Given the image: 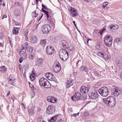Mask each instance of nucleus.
<instances>
[{
  "mask_svg": "<svg viewBox=\"0 0 122 122\" xmlns=\"http://www.w3.org/2000/svg\"><path fill=\"white\" fill-rule=\"evenodd\" d=\"M103 100L105 103L109 106L110 107L114 106L116 104V101L114 98L110 96L105 98L103 99Z\"/></svg>",
  "mask_w": 122,
  "mask_h": 122,
  "instance_id": "f257e3e1",
  "label": "nucleus"
},
{
  "mask_svg": "<svg viewBox=\"0 0 122 122\" xmlns=\"http://www.w3.org/2000/svg\"><path fill=\"white\" fill-rule=\"evenodd\" d=\"M61 59L63 61L66 60L69 56V54L67 51L64 49L61 50L59 53Z\"/></svg>",
  "mask_w": 122,
  "mask_h": 122,
  "instance_id": "f03ea898",
  "label": "nucleus"
},
{
  "mask_svg": "<svg viewBox=\"0 0 122 122\" xmlns=\"http://www.w3.org/2000/svg\"><path fill=\"white\" fill-rule=\"evenodd\" d=\"M26 50L25 48H22L20 50V51L19 53V54L21 56H23L20 57L19 59V62L21 63L23 60H25L27 55V53H26Z\"/></svg>",
  "mask_w": 122,
  "mask_h": 122,
  "instance_id": "7ed1b4c3",
  "label": "nucleus"
},
{
  "mask_svg": "<svg viewBox=\"0 0 122 122\" xmlns=\"http://www.w3.org/2000/svg\"><path fill=\"white\" fill-rule=\"evenodd\" d=\"M40 85L45 88H48L50 87V85L48 81L45 78H42L39 81Z\"/></svg>",
  "mask_w": 122,
  "mask_h": 122,
  "instance_id": "20e7f679",
  "label": "nucleus"
},
{
  "mask_svg": "<svg viewBox=\"0 0 122 122\" xmlns=\"http://www.w3.org/2000/svg\"><path fill=\"white\" fill-rule=\"evenodd\" d=\"M99 94L102 97H106L108 94V91L107 88L105 86H103L101 88L98 90Z\"/></svg>",
  "mask_w": 122,
  "mask_h": 122,
  "instance_id": "39448f33",
  "label": "nucleus"
},
{
  "mask_svg": "<svg viewBox=\"0 0 122 122\" xmlns=\"http://www.w3.org/2000/svg\"><path fill=\"white\" fill-rule=\"evenodd\" d=\"M112 41L113 39L110 35H107L105 36L104 42L107 46H110L112 43Z\"/></svg>",
  "mask_w": 122,
  "mask_h": 122,
  "instance_id": "423d86ee",
  "label": "nucleus"
},
{
  "mask_svg": "<svg viewBox=\"0 0 122 122\" xmlns=\"http://www.w3.org/2000/svg\"><path fill=\"white\" fill-rule=\"evenodd\" d=\"M27 51L29 53V59L30 60H33L35 56V54L33 51V48L31 47L28 48L27 49Z\"/></svg>",
  "mask_w": 122,
  "mask_h": 122,
  "instance_id": "0eeeda50",
  "label": "nucleus"
},
{
  "mask_svg": "<svg viewBox=\"0 0 122 122\" xmlns=\"http://www.w3.org/2000/svg\"><path fill=\"white\" fill-rule=\"evenodd\" d=\"M61 69L60 64L57 62H55L53 65V70L55 73H58Z\"/></svg>",
  "mask_w": 122,
  "mask_h": 122,
  "instance_id": "6e6552de",
  "label": "nucleus"
},
{
  "mask_svg": "<svg viewBox=\"0 0 122 122\" xmlns=\"http://www.w3.org/2000/svg\"><path fill=\"white\" fill-rule=\"evenodd\" d=\"M41 29L42 32L45 34L48 33L51 29L50 26L47 24L44 25L42 26Z\"/></svg>",
  "mask_w": 122,
  "mask_h": 122,
  "instance_id": "1a4fd4ad",
  "label": "nucleus"
},
{
  "mask_svg": "<svg viewBox=\"0 0 122 122\" xmlns=\"http://www.w3.org/2000/svg\"><path fill=\"white\" fill-rule=\"evenodd\" d=\"M113 89V91L112 92V94L114 96L117 97L122 92V91L120 88L114 86Z\"/></svg>",
  "mask_w": 122,
  "mask_h": 122,
  "instance_id": "9d476101",
  "label": "nucleus"
},
{
  "mask_svg": "<svg viewBox=\"0 0 122 122\" xmlns=\"http://www.w3.org/2000/svg\"><path fill=\"white\" fill-rule=\"evenodd\" d=\"M88 96L90 99H96L98 97V95L97 92V91H95L89 93L88 94Z\"/></svg>",
  "mask_w": 122,
  "mask_h": 122,
  "instance_id": "9b49d317",
  "label": "nucleus"
},
{
  "mask_svg": "<svg viewBox=\"0 0 122 122\" xmlns=\"http://www.w3.org/2000/svg\"><path fill=\"white\" fill-rule=\"evenodd\" d=\"M54 50L53 47L51 46H49L46 47V51L48 54L51 55L54 53Z\"/></svg>",
  "mask_w": 122,
  "mask_h": 122,
  "instance_id": "f8f14e48",
  "label": "nucleus"
},
{
  "mask_svg": "<svg viewBox=\"0 0 122 122\" xmlns=\"http://www.w3.org/2000/svg\"><path fill=\"white\" fill-rule=\"evenodd\" d=\"M97 55L102 58L106 61L108 59L109 57L108 55L104 52L99 51L97 54Z\"/></svg>",
  "mask_w": 122,
  "mask_h": 122,
  "instance_id": "ddd939ff",
  "label": "nucleus"
},
{
  "mask_svg": "<svg viewBox=\"0 0 122 122\" xmlns=\"http://www.w3.org/2000/svg\"><path fill=\"white\" fill-rule=\"evenodd\" d=\"M47 113L49 115L52 114L55 112V110L53 106H49L47 108Z\"/></svg>",
  "mask_w": 122,
  "mask_h": 122,
  "instance_id": "4468645a",
  "label": "nucleus"
},
{
  "mask_svg": "<svg viewBox=\"0 0 122 122\" xmlns=\"http://www.w3.org/2000/svg\"><path fill=\"white\" fill-rule=\"evenodd\" d=\"M68 43L66 41L62 40L60 42V46L61 48L62 49H66L67 48Z\"/></svg>",
  "mask_w": 122,
  "mask_h": 122,
  "instance_id": "2eb2a0df",
  "label": "nucleus"
},
{
  "mask_svg": "<svg viewBox=\"0 0 122 122\" xmlns=\"http://www.w3.org/2000/svg\"><path fill=\"white\" fill-rule=\"evenodd\" d=\"M81 96L80 93L79 92H77L72 96L71 99L73 101H77L79 100Z\"/></svg>",
  "mask_w": 122,
  "mask_h": 122,
  "instance_id": "dca6fc26",
  "label": "nucleus"
},
{
  "mask_svg": "<svg viewBox=\"0 0 122 122\" xmlns=\"http://www.w3.org/2000/svg\"><path fill=\"white\" fill-rule=\"evenodd\" d=\"M69 11L71 15L73 17L76 16L78 15L77 11L74 8L71 7Z\"/></svg>",
  "mask_w": 122,
  "mask_h": 122,
  "instance_id": "f3484780",
  "label": "nucleus"
},
{
  "mask_svg": "<svg viewBox=\"0 0 122 122\" xmlns=\"http://www.w3.org/2000/svg\"><path fill=\"white\" fill-rule=\"evenodd\" d=\"M88 88L84 86H81L80 89V91L81 92L82 94L87 93L88 92Z\"/></svg>",
  "mask_w": 122,
  "mask_h": 122,
  "instance_id": "a211bd4d",
  "label": "nucleus"
},
{
  "mask_svg": "<svg viewBox=\"0 0 122 122\" xmlns=\"http://www.w3.org/2000/svg\"><path fill=\"white\" fill-rule=\"evenodd\" d=\"M45 75L46 78L48 80L53 79L54 77L52 74L50 72H48L46 73Z\"/></svg>",
  "mask_w": 122,
  "mask_h": 122,
  "instance_id": "6ab92c4d",
  "label": "nucleus"
},
{
  "mask_svg": "<svg viewBox=\"0 0 122 122\" xmlns=\"http://www.w3.org/2000/svg\"><path fill=\"white\" fill-rule=\"evenodd\" d=\"M14 13L15 15L16 16L20 15L21 13L20 10L17 9H15L14 10Z\"/></svg>",
  "mask_w": 122,
  "mask_h": 122,
  "instance_id": "aec40b11",
  "label": "nucleus"
},
{
  "mask_svg": "<svg viewBox=\"0 0 122 122\" xmlns=\"http://www.w3.org/2000/svg\"><path fill=\"white\" fill-rule=\"evenodd\" d=\"M73 84V80H69L67 81L66 83V86L67 88H69Z\"/></svg>",
  "mask_w": 122,
  "mask_h": 122,
  "instance_id": "412c9836",
  "label": "nucleus"
},
{
  "mask_svg": "<svg viewBox=\"0 0 122 122\" xmlns=\"http://www.w3.org/2000/svg\"><path fill=\"white\" fill-rule=\"evenodd\" d=\"M34 108L32 106L28 111L29 114L30 115H32L34 114Z\"/></svg>",
  "mask_w": 122,
  "mask_h": 122,
  "instance_id": "4be33fe9",
  "label": "nucleus"
},
{
  "mask_svg": "<svg viewBox=\"0 0 122 122\" xmlns=\"http://www.w3.org/2000/svg\"><path fill=\"white\" fill-rule=\"evenodd\" d=\"M42 59L41 58H38L36 60V66H40L42 64Z\"/></svg>",
  "mask_w": 122,
  "mask_h": 122,
  "instance_id": "5701e85b",
  "label": "nucleus"
},
{
  "mask_svg": "<svg viewBox=\"0 0 122 122\" xmlns=\"http://www.w3.org/2000/svg\"><path fill=\"white\" fill-rule=\"evenodd\" d=\"M11 76H9V83L10 85H14L15 79L14 78H13L12 80L11 79Z\"/></svg>",
  "mask_w": 122,
  "mask_h": 122,
  "instance_id": "b1692460",
  "label": "nucleus"
},
{
  "mask_svg": "<svg viewBox=\"0 0 122 122\" xmlns=\"http://www.w3.org/2000/svg\"><path fill=\"white\" fill-rule=\"evenodd\" d=\"M20 29V28L14 27L12 31L13 34L15 35L17 34L18 33Z\"/></svg>",
  "mask_w": 122,
  "mask_h": 122,
  "instance_id": "393cba45",
  "label": "nucleus"
},
{
  "mask_svg": "<svg viewBox=\"0 0 122 122\" xmlns=\"http://www.w3.org/2000/svg\"><path fill=\"white\" fill-rule=\"evenodd\" d=\"M30 40L31 42L33 44L36 43L37 41V38L34 36L31 37Z\"/></svg>",
  "mask_w": 122,
  "mask_h": 122,
  "instance_id": "a878e982",
  "label": "nucleus"
},
{
  "mask_svg": "<svg viewBox=\"0 0 122 122\" xmlns=\"http://www.w3.org/2000/svg\"><path fill=\"white\" fill-rule=\"evenodd\" d=\"M46 40H41L40 42V44L41 45L42 47H44L46 44Z\"/></svg>",
  "mask_w": 122,
  "mask_h": 122,
  "instance_id": "bb28decb",
  "label": "nucleus"
},
{
  "mask_svg": "<svg viewBox=\"0 0 122 122\" xmlns=\"http://www.w3.org/2000/svg\"><path fill=\"white\" fill-rule=\"evenodd\" d=\"M7 70V68L4 66L0 67V71L2 73L5 72Z\"/></svg>",
  "mask_w": 122,
  "mask_h": 122,
  "instance_id": "cd10ccee",
  "label": "nucleus"
},
{
  "mask_svg": "<svg viewBox=\"0 0 122 122\" xmlns=\"http://www.w3.org/2000/svg\"><path fill=\"white\" fill-rule=\"evenodd\" d=\"M81 70L82 71H84L86 72H88L89 71L88 69L86 66H82L81 68Z\"/></svg>",
  "mask_w": 122,
  "mask_h": 122,
  "instance_id": "c85d7f7f",
  "label": "nucleus"
},
{
  "mask_svg": "<svg viewBox=\"0 0 122 122\" xmlns=\"http://www.w3.org/2000/svg\"><path fill=\"white\" fill-rule=\"evenodd\" d=\"M57 116H54L51 118V120H50V122H55L56 120Z\"/></svg>",
  "mask_w": 122,
  "mask_h": 122,
  "instance_id": "c756f323",
  "label": "nucleus"
},
{
  "mask_svg": "<svg viewBox=\"0 0 122 122\" xmlns=\"http://www.w3.org/2000/svg\"><path fill=\"white\" fill-rule=\"evenodd\" d=\"M110 29H117L118 28V26L116 25H112L110 26Z\"/></svg>",
  "mask_w": 122,
  "mask_h": 122,
  "instance_id": "7c9ffc66",
  "label": "nucleus"
},
{
  "mask_svg": "<svg viewBox=\"0 0 122 122\" xmlns=\"http://www.w3.org/2000/svg\"><path fill=\"white\" fill-rule=\"evenodd\" d=\"M55 21L54 20L51 19L50 20V23L51 24L52 27H54Z\"/></svg>",
  "mask_w": 122,
  "mask_h": 122,
  "instance_id": "2f4dec72",
  "label": "nucleus"
},
{
  "mask_svg": "<svg viewBox=\"0 0 122 122\" xmlns=\"http://www.w3.org/2000/svg\"><path fill=\"white\" fill-rule=\"evenodd\" d=\"M116 41L118 43L122 42V38H121L116 39Z\"/></svg>",
  "mask_w": 122,
  "mask_h": 122,
  "instance_id": "473e14b6",
  "label": "nucleus"
},
{
  "mask_svg": "<svg viewBox=\"0 0 122 122\" xmlns=\"http://www.w3.org/2000/svg\"><path fill=\"white\" fill-rule=\"evenodd\" d=\"M30 77L31 80L32 81L35 78V75H30Z\"/></svg>",
  "mask_w": 122,
  "mask_h": 122,
  "instance_id": "72a5a7b5",
  "label": "nucleus"
},
{
  "mask_svg": "<svg viewBox=\"0 0 122 122\" xmlns=\"http://www.w3.org/2000/svg\"><path fill=\"white\" fill-rule=\"evenodd\" d=\"M56 100L54 97H52L51 101V102L52 103H54L56 102Z\"/></svg>",
  "mask_w": 122,
  "mask_h": 122,
  "instance_id": "f704fd0d",
  "label": "nucleus"
},
{
  "mask_svg": "<svg viewBox=\"0 0 122 122\" xmlns=\"http://www.w3.org/2000/svg\"><path fill=\"white\" fill-rule=\"evenodd\" d=\"M108 3L107 2H104L102 5V6L103 7V9L105 7L108 5Z\"/></svg>",
  "mask_w": 122,
  "mask_h": 122,
  "instance_id": "c9c22d12",
  "label": "nucleus"
},
{
  "mask_svg": "<svg viewBox=\"0 0 122 122\" xmlns=\"http://www.w3.org/2000/svg\"><path fill=\"white\" fill-rule=\"evenodd\" d=\"M89 114L87 111H85L84 112L83 116H88L89 115Z\"/></svg>",
  "mask_w": 122,
  "mask_h": 122,
  "instance_id": "e433bc0d",
  "label": "nucleus"
},
{
  "mask_svg": "<svg viewBox=\"0 0 122 122\" xmlns=\"http://www.w3.org/2000/svg\"><path fill=\"white\" fill-rule=\"evenodd\" d=\"M118 63L121 65L122 64V59H119L118 62Z\"/></svg>",
  "mask_w": 122,
  "mask_h": 122,
  "instance_id": "4c0bfd02",
  "label": "nucleus"
},
{
  "mask_svg": "<svg viewBox=\"0 0 122 122\" xmlns=\"http://www.w3.org/2000/svg\"><path fill=\"white\" fill-rule=\"evenodd\" d=\"M52 97H47V100L48 102H51Z\"/></svg>",
  "mask_w": 122,
  "mask_h": 122,
  "instance_id": "58836bf2",
  "label": "nucleus"
},
{
  "mask_svg": "<svg viewBox=\"0 0 122 122\" xmlns=\"http://www.w3.org/2000/svg\"><path fill=\"white\" fill-rule=\"evenodd\" d=\"M48 12H49L48 11H46V12H44L45 14L46 15L47 17V18L48 19V18H49V15L48 14Z\"/></svg>",
  "mask_w": 122,
  "mask_h": 122,
  "instance_id": "ea45409f",
  "label": "nucleus"
},
{
  "mask_svg": "<svg viewBox=\"0 0 122 122\" xmlns=\"http://www.w3.org/2000/svg\"><path fill=\"white\" fill-rule=\"evenodd\" d=\"M42 8H44V9H45V10H48V8L47 7H46L44 5H43V4H42Z\"/></svg>",
  "mask_w": 122,
  "mask_h": 122,
  "instance_id": "a19ab883",
  "label": "nucleus"
},
{
  "mask_svg": "<svg viewBox=\"0 0 122 122\" xmlns=\"http://www.w3.org/2000/svg\"><path fill=\"white\" fill-rule=\"evenodd\" d=\"M16 4L18 6H20L21 5V3L18 2H16Z\"/></svg>",
  "mask_w": 122,
  "mask_h": 122,
  "instance_id": "79ce46f5",
  "label": "nucleus"
},
{
  "mask_svg": "<svg viewBox=\"0 0 122 122\" xmlns=\"http://www.w3.org/2000/svg\"><path fill=\"white\" fill-rule=\"evenodd\" d=\"M105 30V29H103L101 30V31L99 32V33H100V35H101L102 34V33Z\"/></svg>",
  "mask_w": 122,
  "mask_h": 122,
  "instance_id": "37998d69",
  "label": "nucleus"
},
{
  "mask_svg": "<svg viewBox=\"0 0 122 122\" xmlns=\"http://www.w3.org/2000/svg\"><path fill=\"white\" fill-rule=\"evenodd\" d=\"M33 13H35V17H36L38 15L36 13V12L35 11L33 12Z\"/></svg>",
  "mask_w": 122,
  "mask_h": 122,
  "instance_id": "c03bdc74",
  "label": "nucleus"
},
{
  "mask_svg": "<svg viewBox=\"0 0 122 122\" xmlns=\"http://www.w3.org/2000/svg\"><path fill=\"white\" fill-rule=\"evenodd\" d=\"M79 112H78L76 114L74 113L73 114V115L74 117H76V116L77 115H78L79 114Z\"/></svg>",
  "mask_w": 122,
  "mask_h": 122,
  "instance_id": "a18cd8bd",
  "label": "nucleus"
},
{
  "mask_svg": "<svg viewBox=\"0 0 122 122\" xmlns=\"http://www.w3.org/2000/svg\"><path fill=\"white\" fill-rule=\"evenodd\" d=\"M28 45L27 44H25V46H23L22 47L24 48H25V49H26V48H27V47H28Z\"/></svg>",
  "mask_w": 122,
  "mask_h": 122,
  "instance_id": "49530a36",
  "label": "nucleus"
},
{
  "mask_svg": "<svg viewBox=\"0 0 122 122\" xmlns=\"http://www.w3.org/2000/svg\"><path fill=\"white\" fill-rule=\"evenodd\" d=\"M7 15H3L2 17V19H3L4 18H5L7 17Z\"/></svg>",
  "mask_w": 122,
  "mask_h": 122,
  "instance_id": "de8ad7c7",
  "label": "nucleus"
},
{
  "mask_svg": "<svg viewBox=\"0 0 122 122\" xmlns=\"http://www.w3.org/2000/svg\"><path fill=\"white\" fill-rule=\"evenodd\" d=\"M3 38V36L2 35H0V39H2Z\"/></svg>",
  "mask_w": 122,
  "mask_h": 122,
  "instance_id": "09e8293b",
  "label": "nucleus"
},
{
  "mask_svg": "<svg viewBox=\"0 0 122 122\" xmlns=\"http://www.w3.org/2000/svg\"><path fill=\"white\" fill-rule=\"evenodd\" d=\"M43 14H42L41 15V17H39L38 19V20H40L41 19V18H42V16H43Z\"/></svg>",
  "mask_w": 122,
  "mask_h": 122,
  "instance_id": "8fccbe9b",
  "label": "nucleus"
},
{
  "mask_svg": "<svg viewBox=\"0 0 122 122\" xmlns=\"http://www.w3.org/2000/svg\"><path fill=\"white\" fill-rule=\"evenodd\" d=\"M10 91H9L7 93V95L6 96V97H8V96H9V95H10Z\"/></svg>",
  "mask_w": 122,
  "mask_h": 122,
  "instance_id": "3c124183",
  "label": "nucleus"
},
{
  "mask_svg": "<svg viewBox=\"0 0 122 122\" xmlns=\"http://www.w3.org/2000/svg\"><path fill=\"white\" fill-rule=\"evenodd\" d=\"M9 41L10 42V45L11 47H12L13 46V45L12 44L11 41L10 40V41Z\"/></svg>",
  "mask_w": 122,
  "mask_h": 122,
  "instance_id": "603ef678",
  "label": "nucleus"
},
{
  "mask_svg": "<svg viewBox=\"0 0 122 122\" xmlns=\"http://www.w3.org/2000/svg\"><path fill=\"white\" fill-rule=\"evenodd\" d=\"M22 104L23 105V108H24V109H25L26 108V107L25 105L23 103H22Z\"/></svg>",
  "mask_w": 122,
  "mask_h": 122,
  "instance_id": "864d4df0",
  "label": "nucleus"
},
{
  "mask_svg": "<svg viewBox=\"0 0 122 122\" xmlns=\"http://www.w3.org/2000/svg\"><path fill=\"white\" fill-rule=\"evenodd\" d=\"M73 23L74 24L75 26L76 27V28H77L76 25L75 23V22L74 21H73Z\"/></svg>",
  "mask_w": 122,
  "mask_h": 122,
  "instance_id": "5fc2aeb1",
  "label": "nucleus"
},
{
  "mask_svg": "<svg viewBox=\"0 0 122 122\" xmlns=\"http://www.w3.org/2000/svg\"><path fill=\"white\" fill-rule=\"evenodd\" d=\"M42 11L44 13L46 12V11L44 10L43 8L42 9Z\"/></svg>",
  "mask_w": 122,
  "mask_h": 122,
  "instance_id": "6e6d98bb",
  "label": "nucleus"
},
{
  "mask_svg": "<svg viewBox=\"0 0 122 122\" xmlns=\"http://www.w3.org/2000/svg\"><path fill=\"white\" fill-rule=\"evenodd\" d=\"M41 0H36V4H38V1H40Z\"/></svg>",
  "mask_w": 122,
  "mask_h": 122,
  "instance_id": "4d7b16f0",
  "label": "nucleus"
},
{
  "mask_svg": "<svg viewBox=\"0 0 122 122\" xmlns=\"http://www.w3.org/2000/svg\"><path fill=\"white\" fill-rule=\"evenodd\" d=\"M0 46H1V47L3 46V45L2 43L1 42H0Z\"/></svg>",
  "mask_w": 122,
  "mask_h": 122,
  "instance_id": "13d9d810",
  "label": "nucleus"
},
{
  "mask_svg": "<svg viewBox=\"0 0 122 122\" xmlns=\"http://www.w3.org/2000/svg\"><path fill=\"white\" fill-rule=\"evenodd\" d=\"M35 75V73L33 71H32L31 75Z\"/></svg>",
  "mask_w": 122,
  "mask_h": 122,
  "instance_id": "bf43d9fd",
  "label": "nucleus"
},
{
  "mask_svg": "<svg viewBox=\"0 0 122 122\" xmlns=\"http://www.w3.org/2000/svg\"><path fill=\"white\" fill-rule=\"evenodd\" d=\"M120 77L122 78V71L121 73Z\"/></svg>",
  "mask_w": 122,
  "mask_h": 122,
  "instance_id": "052dcab7",
  "label": "nucleus"
},
{
  "mask_svg": "<svg viewBox=\"0 0 122 122\" xmlns=\"http://www.w3.org/2000/svg\"><path fill=\"white\" fill-rule=\"evenodd\" d=\"M23 75L25 77L26 74L25 72H24V73L23 74Z\"/></svg>",
  "mask_w": 122,
  "mask_h": 122,
  "instance_id": "680f3d73",
  "label": "nucleus"
},
{
  "mask_svg": "<svg viewBox=\"0 0 122 122\" xmlns=\"http://www.w3.org/2000/svg\"><path fill=\"white\" fill-rule=\"evenodd\" d=\"M25 39L26 40H27L28 39V38L27 37H26V35L25 34Z\"/></svg>",
  "mask_w": 122,
  "mask_h": 122,
  "instance_id": "e2e57ef3",
  "label": "nucleus"
},
{
  "mask_svg": "<svg viewBox=\"0 0 122 122\" xmlns=\"http://www.w3.org/2000/svg\"><path fill=\"white\" fill-rule=\"evenodd\" d=\"M10 76H11V79H12V78H14L13 76H12L11 75H10Z\"/></svg>",
  "mask_w": 122,
  "mask_h": 122,
  "instance_id": "0e129e2a",
  "label": "nucleus"
},
{
  "mask_svg": "<svg viewBox=\"0 0 122 122\" xmlns=\"http://www.w3.org/2000/svg\"><path fill=\"white\" fill-rule=\"evenodd\" d=\"M9 40V41H11V39L9 37H8Z\"/></svg>",
  "mask_w": 122,
  "mask_h": 122,
  "instance_id": "69168bd1",
  "label": "nucleus"
},
{
  "mask_svg": "<svg viewBox=\"0 0 122 122\" xmlns=\"http://www.w3.org/2000/svg\"><path fill=\"white\" fill-rule=\"evenodd\" d=\"M5 4L4 3H3V4H2V5H3V6H5Z\"/></svg>",
  "mask_w": 122,
  "mask_h": 122,
  "instance_id": "338daca9",
  "label": "nucleus"
},
{
  "mask_svg": "<svg viewBox=\"0 0 122 122\" xmlns=\"http://www.w3.org/2000/svg\"><path fill=\"white\" fill-rule=\"evenodd\" d=\"M89 40H91V39H89V40H87V43L88 44V41H89Z\"/></svg>",
  "mask_w": 122,
  "mask_h": 122,
  "instance_id": "774afa93",
  "label": "nucleus"
}]
</instances>
